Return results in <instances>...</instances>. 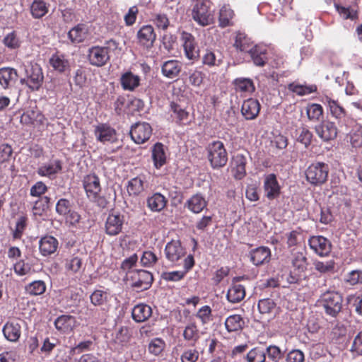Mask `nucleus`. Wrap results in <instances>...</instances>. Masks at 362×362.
<instances>
[{
  "label": "nucleus",
  "mask_w": 362,
  "mask_h": 362,
  "mask_svg": "<svg viewBox=\"0 0 362 362\" xmlns=\"http://www.w3.org/2000/svg\"><path fill=\"white\" fill-rule=\"evenodd\" d=\"M291 264V267L287 281L291 284H299L306 276L308 262L305 254L303 252L292 253Z\"/></svg>",
  "instance_id": "1"
},
{
  "label": "nucleus",
  "mask_w": 362,
  "mask_h": 362,
  "mask_svg": "<svg viewBox=\"0 0 362 362\" xmlns=\"http://www.w3.org/2000/svg\"><path fill=\"white\" fill-rule=\"evenodd\" d=\"M319 302L326 314L336 317L341 310L343 298L337 291H327L320 296Z\"/></svg>",
  "instance_id": "2"
},
{
  "label": "nucleus",
  "mask_w": 362,
  "mask_h": 362,
  "mask_svg": "<svg viewBox=\"0 0 362 362\" xmlns=\"http://www.w3.org/2000/svg\"><path fill=\"white\" fill-rule=\"evenodd\" d=\"M328 174V165L323 162L313 163L305 171L306 180L313 186H320L325 183Z\"/></svg>",
  "instance_id": "3"
},
{
  "label": "nucleus",
  "mask_w": 362,
  "mask_h": 362,
  "mask_svg": "<svg viewBox=\"0 0 362 362\" xmlns=\"http://www.w3.org/2000/svg\"><path fill=\"white\" fill-rule=\"evenodd\" d=\"M83 187L90 200L97 203L100 206L104 207L105 206V200L100 196L101 187L98 176L95 174L86 175L83 179Z\"/></svg>",
  "instance_id": "4"
},
{
  "label": "nucleus",
  "mask_w": 362,
  "mask_h": 362,
  "mask_svg": "<svg viewBox=\"0 0 362 362\" xmlns=\"http://www.w3.org/2000/svg\"><path fill=\"white\" fill-rule=\"evenodd\" d=\"M207 158L213 168L223 167L228 161V153L223 144L216 141L209 144Z\"/></svg>",
  "instance_id": "5"
},
{
  "label": "nucleus",
  "mask_w": 362,
  "mask_h": 362,
  "mask_svg": "<svg viewBox=\"0 0 362 362\" xmlns=\"http://www.w3.org/2000/svg\"><path fill=\"white\" fill-rule=\"evenodd\" d=\"M25 78L21 79V84H25L33 90L40 88L43 81V74L42 69L37 63H30L25 69Z\"/></svg>",
  "instance_id": "6"
},
{
  "label": "nucleus",
  "mask_w": 362,
  "mask_h": 362,
  "mask_svg": "<svg viewBox=\"0 0 362 362\" xmlns=\"http://www.w3.org/2000/svg\"><path fill=\"white\" fill-rule=\"evenodd\" d=\"M152 134V128L148 123L137 122L132 126L130 136L132 139L138 144L145 143Z\"/></svg>",
  "instance_id": "7"
},
{
  "label": "nucleus",
  "mask_w": 362,
  "mask_h": 362,
  "mask_svg": "<svg viewBox=\"0 0 362 362\" xmlns=\"http://www.w3.org/2000/svg\"><path fill=\"white\" fill-rule=\"evenodd\" d=\"M310 247L319 256H327L332 250V244L330 241L322 236H312L308 240Z\"/></svg>",
  "instance_id": "8"
},
{
  "label": "nucleus",
  "mask_w": 362,
  "mask_h": 362,
  "mask_svg": "<svg viewBox=\"0 0 362 362\" xmlns=\"http://www.w3.org/2000/svg\"><path fill=\"white\" fill-rule=\"evenodd\" d=\"M263 187L265 197L269 200L276 199L281 194V186L274 173L265 175Z\"/></svg>",
  "instance_id": "9"
},
{
  "label": "nucleus",
  "mask_w": 362,
  "mask_h": 362,
  "mask_svg": "<svg viewBox=\"0 0 362 362\" xmlns=\"http://www.w3.org/2000/svg\"><path fill=\"white\" fill-rule=\"evenodd\" d=\"M317 136L324 141L334 140L337 136V128L333 122L329 120L322 121L315 127Z\"/></svg>",
  "instance_id": "10"
},
{
  "label": "nucleus",
  "mask_w": 362,
  "mask_h": 362,
  "mask_svg": "<svg viewBox=\"0 0 362 362\" xmlns=\"http://www.w3.org/2000/svg\"><path fill=\"white\" fill-rule=\"evenodd\" d=\"M90 63L96 66H102L108 61L107 47L95 46L89 49L88 54Z\"/></svg>",
  "instance_id": "11"
},
{
  "label": "nucleus",
  "mask_w": 362,
  "mask_h": 362,
  "mask_svg": "<svg viewBox=\"0 0 362 362\" xmlns=\"http://www.w3.org/2000/svg\"><path fill=\"white\" fill-rule=\"evenodd\" d=\"M271 256V250L265 246L258 247L249 252L250 262L257 267L269 263Z\"/></svg>",
  "instance_id": "12"
},
{
  "label": "nucleus",
  "mask_w": 362,
  "mask_h": 362,
  "mask_svg": "<svg viewBox=\"0 0 362 362\" xmlns=\"http://www.w3.org/2000/svg\"><path fill=\"white\" fill-rule=\"evenodd\" d=\"M94 134L97 140L103 144L114 143L117 139L115 129L105 124L97 125Z\"/></svg>",
  "instance_id": "13"
},
{
  "label": "nucleus",
  "mask_w": 362,
  "mask_h": 362,
  "mask_svg": "<svg viewBox=\"0 0 362 362\" xmlns=\"http://www.w3.org/2000/svg\"><path fill=\"white\" fill-rule=\"evenodd\" d=\"M123 223V216L119 214H109L105 225L106 233L111 236L118 235L122 231Z\"/></svg>",
  "instance_id": "14"
},
{
  "label": "nucleus",
  "mask_w": 362,
  "mask_h": 362,
  "mask_svg": "<svg viewBox=\"0 0 362 362\" xmlns=\"http://www.w3.org/2000/svg\"><path fill=\"white\" fill-rule=\"evenodd\" d=\"M139 43L147 48L151 47L156 40L154 28L151 25H143L137 32Z\"/></svg>",
  "instance_id": "15"
},
{
  "label": "nucleus",
  "mask_w": 362,
  "mask_h": 362,
  "mask_svg": "<svg viewBox=\"0 0 362 362\" xmlns=\"http://www.w3.org/2000/svg\"><path fill=\"white\" fill-rule=\"evenodd\" d=\"M132 286L140 291L148 289L153 282V275L146 270H139L132 276Z\"/></svg>",
  "instance_id": "16"
},
{
  "label": "nucleus",
  "mask_w": 362,
  "mask_h": 362,
  "mask_svg": "<svg viewBox=\"0 0 362 362\" xmlns=\"http://www.w3.org/2000/svg\"><path fill=\"white\" fill-rule=\"evenodd\" d=\"M181 40L183 42L186 57L192 60L197 59L199 57V50L194 42L193 36L190 33L182 32Z\"/></svg>",
  "instance_id": "17"
},
{
  "label": "nucleus",
  "mask_w": 362,
  "mask_h": 362,
  "mask_svg": "<svg viewBox=\"0 0 362 362\" xmlns=\"http://www.w3.org/2000/svg\"><path fill=\"white\" fill-rule=\"evenodd\" d=\"M165 252L166 258L169 261L175 262L185 256V250L180 240H172L165 245Z\"/></svg>",
  "instance_id": "18"
},
{
  "label": "nucleus",
  "mask_w": 362,
  "mask_h": 362,
  "mask_svg": "<svg viewBox=\"0 0 362 362\" xmlns=\"http://www.w3.org/2000/svg\"><path fill=\"white\" fill-rule=\"evenodd\" d=\"M254 64L264 66L268 61V50L265 45H255L248 52Z\"/></svg>",
  "instance_id": "19"
},
{
  "label": "nucleus",
  "mask_w": 362,
  "mask_h": 362,
  "mask_svg": "<svg viewBox=\"0 0 362 362\" xmlns=\"http://www.w3.org/2000/svg\"><path fill=\"white\" fill-rule=\"evenodd\" d=\"M260 109L261 105L257 99L249 98L243 102L241 113L246 119H254L259 115Z\"/></svg>",
  "instance_id": "20"
},
{
  "label": "nucleus",
  "mask_w": 362,
  "mask_h": 362,
  "mask_svg": "<svg viewBox=\"0 0 362 362\" xmlns=\"http://www.w3.org/2000/svg\"><path fill=\"white\" fill-rule=\"evenodd\" d=\"M4 337L11 341H17L21 334V321L19 320H11L3 327Z\"/></svg>",
  "instance_id": "21"
},
{
  "label": "nucleus",
  "mask_w": 362,
  "mask_h": 362,
  "mask_svg": "<svg viewBox=\"0 0 362 362\" xmlns=\"http://www.w3.org/2000/svg\"><path fill=\"white\" fill-rule=\"evenodd\" d=\"M62 170V164L59 160L43 163L37 169V174L42 177L53 179Z\"/></svg>",
  "instance_id": "22"
},
{
  "label": "nucleus",
  "mask_w": 362,
  "mask_h": 362,
  "mask_svg": "<svg viewBox=\"0 0 362 362\" xmlns=\"http://www.w3.org/2000/svg\"><path fill=\"white\" fill-rule=\"evenodd\" d=\"M246 163L247 158L243 154L238 153L233 156L231 165L235 179L242 180L246 175Z\"/></svg>",
  "instance_id": "23"
},
{
  "label": "nucleus",
  "mask_w": 362,
  "mask_h": 362,
  "mask_svg": "<svg viewBox=\"0 0 362 362\" xmlns=\"http://www.w3.org/2000/svg\"><path fill=\"white\" fill-rule=\"evenodd\" d=\"M166 151L167 148L160 142L155 144L152 147L151 156L156 168L159 169L166 163Z\"/></svg>",
  "instance_id": "24"
},
{
  "label": "nucleus",
  "mask_w": 362,
  "mask_h": 362,
  "mask_svg": "<svg viewBox=\"0 0 362 362\" xmlns=\"http://www.w3.org/2000/svg\"><path fill=\"white\" fill-rule=\"evenodd\" d=\"M17 71L10 67L0 69V85L4 88L13 86L18 80Z\"/></svg>",
  "instance_id": "25"
},
{
  "label": "nucleus",
  "mask_w": 362,
  "mask_h": 362,
  "mask_svg": "<svg viewBox=\"0 0 362 362\" xmlns=\"http://www.w3.org/2000/svg\"><path fill=\"white\" fill-rule=\"evenodd\" d=\"M58 240L51 235L42 237L39 242L40 252L42 255L47 257L54 254L58 248Z\"/></svg>",
  "instance_id": "26"
},
{
  "label": "nucleus",
  "mask_w": 362,
  "mask_h": 362,
  "mask_svg": "<svg viewBox=\"0 0 362 362\" xmlns=\"http://www.w3.org/2000/svg\"><path fill=\"white\" fill-rule=\"evenodd\" d=\"M225 327L228 333L238 334L245 327V320L240 315H229L225 320Z\"/></svg>",
  "instance_id": "27"
},
{
  "label": "nucleus",
  "mask_w": 362,
  "mask_h": 362,
  "mask_svg": "<svg viewBox=\"0 0 362 362\" xmlns=\"http://www.w3.org/2000/svg\"><path fill=\"white\" fill-rule=\"evenodd\" d=\"M89 37L88 28L85 24H78L68 33V37L72 43H81Z\"/></svg>",
  "instance_id": "28"
},
{
  "label": "nucleus",
  "mask_w": 362,
  "mask_h": 362,
  "mask_svg": "<svg viewBox=\"0 0 362 362\" xmlns=\"http://www.w3.org/2000/svg\"><path fill=\"white\" fill-rule=\"evenodd\" d=\"M76 325V319L74 316L62 315L54 321L56 329L62 333L71 332Z\"/></svg>",
  "instance_id": "29"
},
{
  "label": "nucleus",
  "mask_w": 362,
  "mask_h": 362,
  "mask_svg": "<svg viewBox=\"0 0 362 362\" xmlns=\"http://www.w3.org/2000/svg\"><path fill=\"white\" fill-rule=\"evenodd\" d=\"M322 103L327 106L332 117L337 119H341L346 117V112L344 108L339 105L338 101L326 96L322 100Z\"/></svg>",
  "instance_id": "30"
},
{
  "label": "nucleus",
  "mask_w": 362,
  "mask_h": 362,
  "mask_svg": "<svg viewBox=\"0 0 362 362\" xmlns=\"http://www.w3.org/2000/svg\"><path fill=\"white\" fill-rule=\"evenodd\" d=\"M222 315L221 312L216 309H212L208 305H205V325H208L211 328L216 329L221 325Z\"/></svg>",
  "instance_id": "31"
},
{
  "label": "nucleus",
  "mask_w": 362,
  "mask_h": 362,
  "mask_svg": "<svg viewBox=\"0 0 362 362\" xmlns=\"http://www.w3.org/2000/svg\"><path fill=\"white\" fill-rule=\"evenodd\" d=\"M233 46L238 51L248 53L254 45L251 38L245 33L238 32L235 37Z\"/></svg>",
  "instance_id": "32"
},
{
  "label": "nucleus",
  "mask_w": 362,
  "mask_h": 362,
  "mask_svg": "<svg viewBox=\"0 0 362 362\" xmlns=\"http://www.w3.org/2000/svg\"><path fill=\"white\" fill-rule=\"evenodd\" d=\"M151 308L144 303L135 305L132 311V318L137 322L146 321L151 316Z\"/></svg>",
  "instance_id": "33"
},
{
  "label": "nucleus",
  "mask_w": 362,
  "mask_h": 362,
  "mask_svg": "<svg viewBox=\"0 0 362 362\" xmlns=\"http://www.w3.org/2000/svg\"><path fill=\"white\" fill-rule=\"evenodd\" d=\"M122 87L125 90L132 91L140 84V77L131 71H127L121 76Z\"/></svg>",
  "instance_id": "34"
},
{
  "label": "nucleus",
  "mask_w": 362,
  "mask_h": 362,
  "mask_svg": "<svg viewBox=\"0 0 362 362\" xmlns=\"http://www.w3.org/2000/svg\"><path fill=\"white\" fill-rule=\"evenodd\" d=\"M235 18V13L229 5H223L219 11L218 23L219 26L226 28L233 26L234 25L233 19Z\"/></svg>",
  "instance_id": "35"
},
{
  "label": "nucleus",
  "mask_w": 362,
  "mask_h": 362,
  "mask_svg": "<svg viewBox=\"0 0 362 362\" xmlns=\"http://www.w3.org/2000/svg\"><path fill=\"white\" fill-rule=\"evenodd\" d=\"M146 202L147 206L151 211L159 212L165 207L167 199L160 193H154L152 196L148 197Z\"/></svg>",
  "instance_id": "36"
},
{
  "label": "nucleus",
  "mask_w": 362,
  "mask_h": 362,
  "mask_svg": "<svg viewBox=\"0 0 362 362\" xmlns=\"http://www.w3.org/2000/svg\"><path fill=\"white\" fill-rule=\"evenodd\" d=\"M292 136L305 147L310 145L313 136V133L304 125L296 127Z\"/></svg>",
  "instance_id": "37"
},
{
  "label": "nucleus",
  "mask_w": 362,
  "mask_h": 362,
  "mask_svg": "<svg viewBox=\"0 0 362 362\" xmlns=\"http://www.w3.org/2000/svg\"><path fill=\"white\" fill-rule=\"evenodd\" d=\"M181 71V65L177 60H169L162 66L163 74L168 78H175L178 76Z\"/></svg>",
  "instance_id": "38"
},
{
  "label": "nucleus",
  "mask_w": 362,
  "mask_h": 362,
  "mask_svg": "<svg viewBox=\"0 0 362 362\" xmlns=\"http://www.w3.org/2000/svg\"><path fill=\"white\" fill-rule=\"evenodd\" d=\"M344 0H339L338 2H334V7L339 16L344 19H356L358 18L357 11L351 6L344 4Z\"/></svg>",
  "instance_id": "39"
},
{
  "label": "nucleus",
  "mask_w": 362,
  "mask_h": 362,
  "mask_svg": "<svg viewBox=\"0 0 362 362\" xmlns=\"http://www.w3.org/2000/svg\"><path fill=\"white\" fill-rule=\"evenodd\" d=\"M235 88L237 92L243 94H251L255 90L254 83L252 79L246 78H239L234 81Z\"/></svg>",
  "instance_id": "40"
},
{
  "label": "nucleus",
  "mask_w": 362,
  "mask_h": 362,
  "mask_svg": "<svg viewBox=\"0 0 362 362\" xmlns=\"http://www.w3.org/2000/svg\"><path fill=\"white\" fill-rule=\"evenodd\" d=\"M49 63L53 69L59 72H64L69 68V62L63 54L52 55Z\"/></svg>",
  "instance_id": "41"
},
{
  "label": "nucleus",
  "mask_w": 362,
  "mask_h": 362,
  "mask_svg": "<svg viewBox=\"0 0 362 362\" xmlns=\"http://www.w3.org/2000/svg\"><path fill=\"white\" fill-rule=\"evenodd\" d=\"M191 16L201 25H204V0H192Z\"/></svg>",
  "instance_id": "42"
},
{
  "label": "nucleus",
  "mask_w": 362,
  "mask_h": 362,
  "mask_svg": "<svg viewBox=\"0 0 362 362\" xmlns=\"http://www.w3.org/2000/svg\"><path fill=\"white\" fill-rule=\"evenodd\" d=\"M245 296V287L241 284H234L228 291L227 298L231 303H238Z\"/></svg>",
  "instance_id": "43"
},
{
  "label": "nucleus",
  "mask_w": 362,
  "mask_h": 362,
  "mask_svg": "<svg viewBox=\"0 0 362 362\" xmlns=\"http://www.w3.org/2000/svg\"><path fill=\"white\" fill-rule=\"evenodd\" d=\"M246 362H265V350L259 346H255L250 349L244 356Z\"/></svg>",
  "instance_id": "44"
},
{
  "label": "nucleus",
  "mask_w": 362,
  "mask_h": 362,
  "mask_svg": "<svg viewBox=\"0 0 362 362\" xmlns=\"http://www.w3.org/2000/svg\"><path fill=\"white\" fill-rule=\"evenodd\" d=\"M323 108L322 105L317 103H312L307 106L306 114L311 122H319L323 118Z\"/></svg>",
  "instance_id": "45"
},
{
  "label": "nucleus",
  "mask_w": 362,
  "mask_h": 362,
  "mask_svg": "<svg viewBox=\"0 0 362 362\" xmlns=\"http://www.w3.org/2000/svg\"><path fill=\"white\" fill-rule=\"evenodd\" d=\"M30 12L33 18H40L48 12V7L44 1L34 0L30 6Z\"/></svg>",
  "instance_id": "46"
},
{
  "label": "nucleus",
  "mask_w": 362,
  "mask_h": 362,
  "mask_svg": "<svg viewBox=\"0 0 362 362\" xmlns=\"http://www.w3.org/2000/svg\"><path fill=\"white\" fill-rule=\"evenodd\" d=\"M127 189L129 195L137 196L144 189V181L140 177L131 179L127 184Z\"/></svg>",
  "instance_id": "47"
},
{
  "label": "nucleus",
  "mask_w": 362,
  "mask_h": 362,
  "mask_svg": "<svg viewBox=\"0 0 362 362\" xmlns=\"http://www.w3.org/2000/svg\"><path fill=\"white\" fill-rule=\"evenodd\" d=\"M165 346V342L163 339L159 337L153 338L148 345V351L151 354L158 356L164 351Z\"/></svg>",
  "instance_id": "48"
},
{
  "label": "nucleus",
  "mask_w": 362,
  "mask_h": 362,
  "mask_svg": "<svg viewBox=\"0 0 362 362\" xmlns=\"http://www.w3.org/2000/svg\"><path fill=\"white\" fill-rule=\"evenodd\" d=\"M288 89L298 95L303 96L315 92L316 90V87L291 83L288 85Z\"/></svg>",
  "instance_id": "49"
},
{
  "label": "nucleus",
  "mask_w": 362,
  "mask_h": 362,
  "mask_svg": "<svg viewBox=\"0 0 362 362\" xmlns=\"http://www.w3.org/2000/svg\"><path fill=\"white\" fill-rule=\"evenodd\" d=\"M188 208L195 214L200 213L204 209V198L201 194H195L187 202Z\"/></svg>",
  "instance_id": "50"
},
{
  "label": "nucleus",
  "mask_w": 362,
  "mask_h": 362,
  "mask_svg": "<svg viewBox=\"0 0 362 362\" xmlns=\"http://www.w3.org/2000/svg\"><path fill=\"white\" fill-rule=\"evenodd\" d=\"M276 306L274 300L269 298L259 300L257 305L261 314H271L275 310Z\"/></svg>",
  "instance_id": "51"
},
{
  "label": "nucleus",
  "mask_w": 362,
  "mask_h": 362,
  "mask_svg": "<svg viewBox=\"0 0 362 362\" xmlns=\"http://www.w3.org/2000/svg\"><path fill=\"white\" fill-rule=\"evenodd\" d=\"M46 290V286L44 281L39 280L30 283L27 287L26 291L33 296L42 294Z\"/></svg>",
  "instance_id": "52"
},
{
  "label": "nucleus",
  "mask_w": 362,
  "mask_h": 362,
  "mask_svg": "<svg viewBox=\"0 0 362 362\" xmlns=\"http://www.w3.org/2000/svg\"><path fill=\"white\" fill-rule=\"evenodd\" d=\"M109 294L102 290H95L90 295V301L94 305H102L108 300Z\"/></svg>",
  "instance_id": "53"
},
{
  "label": "nucleus",
  "mask_w": 362,
  "mask_h": 362,
  "mask_svg": "<svg viewBox=\"0 0 362 362\" xmlns=\"http://www.w3.org/2000/svg\"><path fill=\"white\" fill-rule=\"evenodd\" d=\"M266 354L273 362H279L283 358V353L280 348L276 345H270L265 350Z\"/></svg>",
  "instance_id": "54"
},
{
  "label": "nucleus",
  "mask_w": 362,
  "mask_h": 362,
  "mask_svg": "<svg viewBox=\"0 0 362 362\" xmlns=\"http://www.w3.org/2000/svg\"><path fill=\"white\" fill-rule=\"evenodd\" d=\"M4 44L11 49H17L20 47V40L14 32L7 34L4 38Z\"/></svg>",
  "instance_id": "55"
},
{
  "label": "nucleus",
  "mask_w": 362,
  "mask_h": 362,
  "mask_svg": "<svg viewBox=\"0 0 362 362\" xmlns=\"http://www.w3.org/2000/svg\"><path fill=\"white\" fill-rule=\"evenodd\" d=\"M27 221L28 218L24 216H21L18 218L16 223L15 230L13 233V236L14 238L18 239L21 238L23 231L27 226Z\"/></svg>",
  "instance_id": "56"
},
{
  "label": "nucleus",
  "mask_w": 362,
  "mask_h": 362,
  "mask_svg": "<svg viewBox=\"0 0 362 362\" xmlns=\"http://www.w3.org/2000/svg\"><path fill=\"white\" fill-rule=\"evenodd\" d=\"M82 267V260L78 257H74L70 259H67L65 263V268L66 270L72 273H77L80 271Z\"/></svg>",
  "instance_id": "57"
},
{
  "label": "nucleus",
  "mask_w": 362,
  "mask_h": 362,
  "mask_svg": "<svg viewBox=\"0 0 362 362\" xmlns=\"http://www.w3.org/2000/svg\"><path fill=\"white\" fill-rule=\"evenodd\" d=\"M152 21L158 28L164 30L168 28L170 24L167 15L164 13H156Z\"/></svg>",
  "instance_id": "58"
},
{
  "label": "nucleus",
  "mask_w": 362,
  "mask_h": 362,
  "mask_svg": "<svg viewBox=\"0 0 362 362\" xmlns=\"http://www.w3.org/2000/svg\"><path fill=\"white\" fill-rule=\"evenodd\" d=\"M350 351L354 356H362V332L355 337Z\"/></svg>",
  "instance_id": "59"
},
{
  "label": "nucleus",
  "mask_w": 362,
  "mask_h": 362,
  "mask_svg": "<svg viewBox=\"0 0 362 362\" xmlns=\"http://www.w3.org/2000/svg\"><path fill=\"white\" fill-rule=\"evenodd\" d=\"M346 281L351 286L362 284V271L353 270L350 272L346 276Z\"/></svg>",
  "instance_id": "60"
},
{
  "label": "nucleus",
  "mask_w": 362,
  "mask_h": 362,
  "mask_svg": "<svg viewBox=\"0 0 362 362\" xmlns=\"http://www.w3.org/2000/svg\"><path fill=\"white\" fill-rule=\"evenodd\" d=\"M305 355L299 349H293L289 351L286 357V362H304Z\"/></svg>",
  "instance_id": "61"
},
{
  "label": "nucleus",
  "mask_w": 362,
  "mask_h": 362,
  "mask_svg": "<svg viewBox=\"0 0 362 362\" xmlns=\"http://www.w3.org/2000/svg\"><path fill=\"white\" fill-rule=\"evenodd\" d=\"M71 211V204L69 200L60 199L56 204V211L61 216H64Z\"/></svg>",
  "instance_id": "62"
},
{
  "label": "nucleus",
  "mask_w": 362,
  "mask_h": 362,
  "mask_svg": "<svg viewBox=\"0 0 362 362\" xmlns=\"http://www.w3.org/2000/svg\"><path fill=\"white\" fill-rule=\"evenodd\" d=\"M93 344V343L91 340H85L74 346L71 351L73 354H79L82 352L90 351Z\"/></svg>",
  "instance_id": "63"
},
{
  "label": "nucleus",
  "mask_w": 362,
  "mask_h": 362,
  "mask_svg": "<svg viewBox=\"0 0 362 362\" xmlns=\"http://www.w3.org/2000/svg\"><path fill=\"white\" fill-rule=\"evenodd\" d=\"M351 144L354 148H361L362 147V127L356 129L351 135Z\"/></svg>",
  "instance_id": "64"
}]
</instances>
